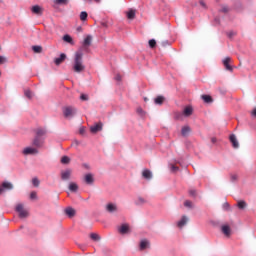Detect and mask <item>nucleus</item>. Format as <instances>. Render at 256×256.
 <instances>
[{
    "instance_id": "nucleus-1",
    "label": "nucleus",
    "mask_w": 256,
    "mask_h": 256,
    "mask_svg": "<svg viewBox=\"0 0 256 256\" xmlns=\"http://www.w3.org/2000/svg\"><path fill=\"white\" fill-rule=\"evenodd\" d=\"M72 70L74 73H83V71H85V64H83V50L81 49L74 54Z\"/></svg>"
},
{
    "instance_id": "nucleus-2",
    "label": "nucleus",
    "mask_w": 256,
    "mask_h": 256,
    "mask_svg": "<svg viewBox=\"0 0 256 256\" xmlns=\"http://www.w3.org/2000/svg\"><path fill=\"white\" fill-rule=\"evenodd\" d=\"M15 211L18 213L20 219H26V217H29V211L25 209L23 204H17Z\"/></svg>"
},
{
    "instance_id": "nucleus-3",
    "label": "nucleus",
    "mask_w": 256,
    "mask_h": 256,
    "mask_svg": "<svg viewBox=\"0 0 256 256\" xmlns=\"http://www.w3.org/2000/svg\"><path fill=\"white\" fill-rule=\"evenodd\" d=\"M77 113V109L73 106H67L63 109L64 117L69 118L73 117Z\"/></svg>"
},
{
    "instance_id": "nucleus-4",
    "label": "nucleus",
    "mask_w": 256,
    "mask_h": 256,
    "mask_svg": "<svg viewBox=\"0 0 256 256\" xmlns=\"http://www.w3.org/2000/svg\"><path fill=\"white\" fill-rule=\"evenodd\" d=\"M44 144H45V140H43L42 138H39V136H35V138L32 141V145L36 149H41V147H43Z\"/></svg>"
},
{
    "instance_id": "nucleus-5",
    "label": "nucleus",
    "mask_w": 256,
    "mask_h": 256,
    "mask_svg": "<svg viewBox=\"0 0 256 256\" xmlns=\"http://www.w3.org/2000/svg\"><path fill=\"white\" fill-rule=\"evenodd\" d=\"M72 173H73V170L71 168H68L66 170H62L61 171L62 181H68V179H71Z\"/></svg>"
},
{
    "instance_id": "nucleus-6",
    "label": "nucleus",
    "mask_w": 256,
    "mask_h": 256,
    "mask_svg": "<svg viewBox=\"0 0 256 256\" xmlns=\"http://www.w3.org/2000/svg\"><path fill=\"white\" fill-rule=\"evenodd\" d=\"M37 153H39V149H37L35 146L26 147L23 150V155H37Z\"/></svg>"
},
{
    "instance_id": "nucleus-7",
    "label": "nucleus",
    "mask_w": 256,
    "mask_h": 256,
    "mask_svg": "<svg viewBox=\"0 0 256 256\" xmlns=\"http://www.w3.org/2000/svg\"><path fill=\"white\" fill-rule=\"evenodd\" d=\"M103 130V123L99 122L90 127L91 133H99V131Z\"/></svg>"
},
{
    "instance_id": "nucleus-8",
    "label": "nucleus",
    "mask_w": 256,
    "mask_h": 256,
    "mask_svg": "<svg viewBox=\"0 0 256 256\" xmlns=\"http://www.w3.org/2000/svg\"><path fill=\"white\" fill-rule=\"evenodd\" d=\"M118 231L121 235H127L131 231L129 228V224H122L119 228Z\"/></svg>"
},
{
    "instance_id": "nucleus-9",
    "label": "nucleus",
    "mask_w": 256,
    "mask_h": 256,
    "mask_svg": "<svg viewBox=\"0 0 256 256\" xmlns=\"http://www.w3.org/2000/svg\"><path fill=\"white\" fill-rule=\"evenodd\" d=\"M151 243L147 239H143L140 241L139 249L140 251H145V249H149Z\"/></svg>"
},
{
    "instance_id": "nucleus-10",
    "label": "nucleus",
    "mask_w": 256,
    "mask_h": 256,
    "mask_svg": "<svg viewBox=\"0 0 256 256\" xmlns=\"http://www.w3.org/2000/svg\"><path fill=\"white\" fill-rule=\"evenodd\" d=\"M84 181L87 185H93V183H95V178L93 177V174L88 173L84 176Z\"/></svg>"
},
{
    "instance_id": "nucleus-11",
    "label": "nucleus",
    "mask_w": 256,
    "mask_h": 256,
    "mask_svg": "<svg viewBox=\"0 0 256 256\" xmlns=\"http://www.w3.org/2000/svg\"><path fill=\"white\" fill-rule=\"evenodd\" d=\"M222 63L227 71H233V66L229 65L231 63V57L224 58Z\"/></svg>"
},
{
    "instance_id": "nucleus-12",
    "label": "nucleus",
    "mask_w": 256,
    "mask_h": 256,
    "mask_svg": "<svg viewBox=\"0 0 256 256\" xmlns=\"http://www.w3.org/2000/svg\"><path fill=\"white\" fill-rule=\"evenodd\" d=\"M229 139L232 143L233 148L239 149V141H237V136H235V134H231Z\"/></svg>"
},
{
    "instance_id": "nucleus-13",
    "label": "nucleus",
    "mask_w": 256,
    "mask_h": 256,
    "mask_svg": "<svg viewBox=\"0 0 256 256\" xmlns=\"http://www.w3.org/2000/svg\"><path fill=\"white\" fill-rule=\"evenodd\" d=\"M142 177L149 181V180L153 179V173H151V170H149V169H144L142 171Z\"/></svg>"
},
{
    "instance_id": "nucleus-14",
    "label": "nucleus",
    "mask_w": 256,
    "mask_h": 256,
    "mask_svg": "<svg viewBox=\"0 0 256 256\" xmlns=\"http://www.w3.org/2000/svg\"><path fill=\"white\" fill-rule=\"evenodd\" d=\"M32 13H34V15H43V8H41V6L39 5H35L31 8Z\"/></svg>"
},
{
    "instance_id": "nucleus-15",
    "label": "nucleus",
    "mask_w": 256,
    "mask_h": 256,
    "mask_svg": "<svg viewBox=\"0 0 256 256\" xmlns=\"http://www.w3.org/2000/svg\"><path fill=\"white\" fill-rule=\"evenodd\" d=\"M106 211L108 213H115V212H117V205L113 204V203H108L106 205Z\"/></svg>"
},
{
    "instance_id": "nucleus-16",
    "label": "nucleus",
    "mask_w": 256,
    "mask_h": 256,
    "mask_svg": "<svg viewBox=\"0 0 256 256\" xmlns=\"http://www.w3.org/2000/svg\"><path fill=\"white\" fill-rule=\"evenodd\" d=\"M188 221H189V218H187V216H182L181 220L178 221L177 226L179 227V229H183V227L187 225Z\"/></svg>"
},
{
    "instance_id": "nucleus-17",
    "label": "nucleus",
    "mask_w": 256,
    "mask_h": 256,
    "mask_svg": "<svg viewBox=\"0 0 256 256\" xmlns=\"http://www.w3.org/2000/svg\"><path fill=\"white\" fill-rule=\"evenodd\" d=\"M67 59V55L65 53L60 54L59 58H55L54 63L55 65H61V63H63V61H65Z\"/></svg>"
},
{
    "instance_id": "nucleus-18",
    "label": "nucleus",
    "mask_w": 256,
    "mask_h": 256,
    "mask_svg": "<svg viewBox=\"0 0 256 256\" xmlns=\"http://www.w3.org/2000/svg\"><path fill=\"white\" fill-rule=\"evenodd\" d=\"M183 115L185 117H191V115H193V108L191 106L184 108Z\"/></svg>"
},
{
    "instance_id": "nucleus-19",
    "label": "nucleus",
    "mask_w": 256,
    "mask_h": 256,
    "mask_svg": "<svg viewBox=\"0 0 256 256\" xmlns=\"http://www.w3.org/2000/svg\"><path fill=\"white\" fill-rule=\"evenodd\" d=\"M191 133V127L184 126L182 127L181 134L183 137H187Z\"/></svg>"
},
{
    "instance_id": "nucleus-20",
    "label": "nucleus",
    "mask_w": 256,
    "mask_h": 256,
    "mask_svg": "<svg viewBox=\"0 0 256 256\" xmlns=\"http://www.w3.org/2000/svg\"><path fill=\"white\" fill-rule=\"evenodd\" d=\"M65 213L68 217H75L76 211L72 207H68L65 209Z\"/></svg>"
},
{
    "instance_id": "nucleus-21",
    "label": "nucleus",
    "mask_w": 256,
    "mask_h": 256,
    "mask_svg": "<svg viewBox=\"0 0 256 256\" xmlns=\"http://www.w3.org/2000/svg\"><path fill=\"white\" fill-rule=\"evenodd\" d=\"M201 99L204 101V103H212L213 97L211 95L204 94L201 96Z\"/></svg>"
},
{
    "instance_id": "nucleus-22",
    "label": "nucleus",
    "mask_w": 256,
    "mask_h": 256,
    "mask_svg": "<svg viewBox=\"0 0 256 256\" xmlns=\"http://www.w3.org/2000/svg\"><path fill=\"white\" fill-rule=\"evenodd\" d=\"M35 133H36V137L41 138V137H43V135H45L47 133V131H45V129H43V128H37L35 130Z\"/></svg>"
},
{
    "instance_id": "nucleus-23",
    "label": "nucleus",
    "mask_w": 256,
    "mask_h": 256,
    "mask_svg": "<svg viewBox=\"0 0 256 256\" xmlns=\"http://www.w3.org/2000/svg\"><path fill=\"white\" fill-rule=\"evenodd\" d=\"M69 190L73 193H77V191L79 190V186L77 185V183L72 182L69 184Z\"/></svg>"
},
{
    "instance_id": "nucleus-24",
    "label": "nucleus",
    "mask_w": 256,
    "mask_h": 256,
    "mask_svg": "<svg viewBox=\"0 0 256 256\" xmlns=\"http://www.w3.org/2000/svg\"><path fill=\"white\" fill-rule=\"evenodd\" d=\"M222 233H224L226 237H229V235H231V228L227 225L222 226Z\"/></svg>"
},
{
    "instance_id": "nucleus-25",
    "label": "nucleus",
    "mask_w": 256,
    "mask_h": 256,
    "mask_svg": "<svg viewBox=\"0 0 256 256\" xmlns=\"http://www.w3.org/2000/svg\"><path fill=\"white\" fill-rule=\"evenodd\" d=\"M164 102H165V97L163 96H158L154 99V103L156 105H163Z\"/></svg>"
},
{
    "instance_id": "nucleus-26",
    "label": "nucleus",
    "mask_w": 256,
    "mask_h": 256,
    "mask_svg": "<svg viewBox=\"0 0 256 256\" xmlns=\"http://www.w3.org/2000/svg\"><path fill=\"white\" fill-rule=\"evenodd\" d=\"M91 41H93V37L91 35H88L83 42L84 47H89L91 45Z\"/></svg>"
},
{
    "instance_id": "nucleus-27",
    "label": "nucleus",
    "mask_w": 256,
    "mask_h": 256,
    "mask_svg": "<svg viewBox=\"0 0 256 256\" xmlns=\"http://www.w3.org/2000/svg\"><path fill=\"white\" fill-rule=\"evenodd\" d=\"M2 187L7 191H11V189H13V184L11 182H3Z\"/></svg>"
},
{
    "instance_id": "nucleus-28",
    "label": "nucleus",
    "mask_w": 256,
    "mask_h": 256,
    "mask_svg": "<svg viewBox=\"0 0 256 256\" xmlns=\"http://www.w3.org/2000/svg\"><path fill=\"white\" fill-rule=\"evenodd\" d=\"M61 163L63 165H69L71 163V158H69V156H63L61 158Z\"/></svg>"
},
{
    "instance_id": "nucleus-29",
    "label": "nucleus",
    "mask_w": 256,
    "mask_h": 256,
    "mask_svg": "<svg viewBox=\"0 0 256 256\" xmlns=\"http://www.w3.org/2000/svg\"><path fill=\"white\" fill-rule=\"evenodd\" d=\"M127 19H130V20L135 19V10L130 9V10L127 12Z\"/></svg>"
},
{
    "instance_id": "nucleus-30",
    "label": "nucleus",
    "mask_w": 256,
    "mask_h": 256,
    "mask_svg": "<svg viewBox=\"0 0 256 256\" xmlns=\"http://www.w3.org/2000/svg\"><path fill=\"white\" fill-rule=\"evenodd\" d=\"M90 239H92V241H101V236H99L97 233H91Z\"/></svg>"
},
{
    "instance_id": "nucleus-31",
    "label": "nucleus",
    "mask_w": 256,
    "mask_h": 256,
    "mask_svg": "<svg viewBox=\"0 0 256 256\" xmlns=\"http://www.w3.org/2000/svg\"><path fill=\"white\" fill-rule=\"evenodd\" d=\"M87 17H89V14L86 11L80 13V21H87Z\"/></svg>"
},
{
    "instance_id": "nucleus-32",
    "label": "nucleus",
    "mask_w": 256,
    "mask_h": 256,
    "mask_svg": "<svg viewBox=\"0 0 256 256\" xmlns=\"http://www.w3.org/2000/svg\"><path fill=\"white\" fill-rule=\"evenodd\" d=\"M63 41H65L66 43H70L71 45H73V38H71L69 35H64L63 37Z\"/></svg>"
},
{
    "instance_id": "nucleus-33",
    "label": "nucleus",
    "mask_w": 256,
    "mask_h": 256,
    "mask_svg": "<svg viewBox=\"0 0 256 256\" xmlns=\"http://www.w3.org/2000/svg\"><path fill=\"white\" fill-rule=\"evenodd\" d=\"M237 207H239L240 209H245V207H247V202L243 200L238 201Z\"/></svg>"
},
{
    "instance_id": "nucleus-34",
    "label": "nucleus",
    "mask_w": 256,
    "mask_h": 256,
    "mask_svg": "<svg viewBox=\"0 0 256 256\" xmlns=\"http://www.w3.org/2000/svg\"><path fill=\"white\" fill-rule=\"evenodd\" d=\"M156 46H157V41H155V39L149 40V47L151 49H155Z\"/></svg>"
},
{
    "instance_id": "nucleus-35",
    "label": "nucleus",
    "mask_w": 256,
    "mask_h": 256,
    "mask_svg": "<svg viewBox=\"0 0 256 256\" xmlns=\"http://www.w3.org/2000/svg\"><path fill=\"white\" fill-rule=\"evenodd\" d=\"M32 50L34 51V53H41L43 51V47H41V46H33Z\"/></svg>"
},
{
    "instance_id": "nucleus-36",
    "label": "nucleus",
    "mask_w": 256,
    "mask_h": 256,
    "mask_svg": "<svg viewBox=\"0 0 256 256\" xmlns=\"http://www.w3.org/2000/svg\"><path fill=\"white\" fill-rule=\"evenodd\" d=\"M184 207H188V209H193V202H191L190 200H186L184 202Z\"/></svg>"
},
{
    "instance_id": "nucleus-37",
    "label": "nucleus",
    "mask_w": 256,
    "mask_h": 256,
    "mask_svg": "<svg viewBox=\"0 0 256 256\" xmlns=\"http://www.w3.org/2000/svg\"><path fill=\"white\" fill-rule=\"evenodd\" d=\"M55 3L57 5H67V3H69V0H55Z\"/></svg>"
},
{
    "instance_id": "nucleus-38",
    "label": "nucleus",
    "mask_w": 256,
    "mask_h": 256,
    "mask_svg": "<svg viewBox=\"0 0 256 256\" xmlns=\"http://www.w3.org/2000/svg\"><path fill=\"white\" fill-rule=\"evenodd\" d=\"M146 201L143 198H138L135 202V205H145Z\"/></svg>"
},
{
    "instance_id": "nucleus-39",
    "label": "nucleus",
    "mask_w": 256,
    "mask_h": 256,
    "mask_svg": "<svg viewBox=\"0 0 256 256\" xmlns=\"http://www.w3.org/2000/svg\"><path fill=\"white\" fill-rule=\"evenodd\" d=\"M32 185H34V187H39V185H40L39 178H33Z\"/></svg>"
},
{
    "instance_id": "nucleus-40",
    "label": "nucleus",
    "mask_w": 256,
    "mask_h": 256,
    "mask_svg": "<svg viewBox=\"0 0 256 256\" xmlns=\"http://www.w3.org/2000/svg\"><path fill=\"white\" fill-rule=\"evenodd\" d=\"M4 63H7V57L0 56V65H4Z\"/></svg>"
},
{
    "instance_id": "nucleus-41",
    "label": "nucleus",
    "mask_w": 256,
    "mask_h": 256,
    "mask_svg": "<svg viewBox=\"0 0 256 256\" xmlns=\"http://www.w3.org/2000/svg\"><path fill=\"white\" fill-rule=\"evenodd\" d=\"M25 96L28 97V99H31V97H33V93L31 92V90H26Z\"/></svg>"
},
{
    "instance_id": "nucleus-42",
    "label": "nucleus",
    "mask_w": 256,
    "mask_h": 256,
    "mask_svg": "<svg viewBox=\"0 0 256 256\" xmlns=\"http://www.w3.org/2000/svg\"><path fill=\"white\" fill-rule=\"evenodd\" d=\"M80 99L81 101H89V96L87 94H81Z\"/></svg>"
},
{
    "instance_id": "nucleus-43",
    "label": "nucleus",
    "mask_w": 256,
    "mask_h": 256,
    "mask_svg": "<svg viewBox=\"0 0 256 256\" xmlns=\"http://www.w3.org/2000/svg\"><path fill=\"white\" fill-rule=\"evenodd\" d=\"M177 171H179V167L175 166V165H171V172L172 173H177Z\"/></svg>"
},
{
    "instance_id": "nucleus-44",
    "label": "nucleus",
    "mask_w": 256,
    "mask_h": 256,
    "mask_svg": "<svg viewBox=\"0 0 256 256\" xmlns=\"http://www.w3.org/2000/svg\"><path fill=\"white\" fill-rule=\"evenodd\" d=\"M189 195H190V197H196L197 196V191L196 190H190Z\"/></svg>"
},
{
    "instance_id": "nucleus-45",
    "label": "nucleus",
    "mask_w": 256,
    "mask_h": 256,
    "mask_svg": "<svg viewBox=\"0 0 256 256\" xmlns=\"http://www.w3.org/2000/svg\"><path fill=\"white\" fill-rule=\"evenodd\" d=\"M221 11H222V13H229V7H227V6H222Z\"/></svg>"
},
{
    "instance_id": "nucleus-46",
    "label": "nucleus",
    "mask_w": 256,
    "mask_h": 256,
    "mask_svg": "<svg viewBox=\"0 0 256 256\" xmlns=\"http://www.w3.org/2000/svg\"><path fill=\"white\" fill-rule=\"evenodd\" d=\"M30 199H37V192H31Z\"/></svg>"
},
{
    "instance_id": "nucleus-47",
    "label": "nucleus",
    "mask_w": 256,
    "mask_h": 256,
    "mask_svg": "<svg viewBox=\"0 0 256 256\" xmlns=\"http://www.w3.org/2000/svg\"><path fill=\"white\" fill-rule=\"evenodd\" d=\"M86 3H92V1H94V3H101V0H84Z\"/></svg>"
},
{
    "instance_id": "nucleus-48",
    "label": "nucleus",
    "mask_w": 256,
    "mask_h": 256,
    "mask_svg": "<svg viewBox=\"0 0 256 256\" xmlns=\"http://www.w3.org/2000/svg\"><path fill=\"white\" fill-rule=\"evenodd\" d=\"M200 5L203 7V9H207V4L203 0H200Z\"/></svg>"
},
{
    "instance_id": "nucleus-49",
    "label": "nucleus",
    "mask_w": 256,
    "mask_h": 256,
    "mask_svg": "<svg viewBox=\"0 0 256 256\" xmlns=\"http://www.w3.org/2000/svg\"><path fill=\"white\" fill-rule=\"evenodd\" d=\"M252 117H256V108L253 109V111L251 112Z\"/></svg>"
},
{
    "instance_id": "nucleus-50",
    "label": "nucleus",
    "mask_w": 256,
    "mask_h": 256,
    "mask_svg": "<svg viewBox=\"0 0 256 256\" xmlns=\"http://www.w3.org/2000/svg\"><path fill=\"white\" fill-rule=\"evenodd\" d=\"M223 207H224V209H229V203L225 202V203L223 204Z\"/></svg>"
},
{
    "instance_id": "nucleus-51",
    "label": "nucleus",
    "mask_w": 256,
    "mask_h": 256,
    "mask_svg": "<svg viewBox=\"0 0 256 256\" xmlns=\"http://www.w3.org/2000/svg\"><path fill=\"white\" fill-rule=\"evenodd\" d=\"M116 81H121V75L116 76Z\"/></svg>"
},
{
    "instance_id": "nucleus-52",
    "label": "nucleus",
    "mask_w": 256,
    "mask_h": 256,
    "mask_svg": "<svg viewBox=\"0 0 256 256\" xmlns=\"http://www.w3.org/2000/svg\"><path fill=\"white\" fill-rule=\"evenodd\" d=\"M85 133V129L81 128L80 129V135H83Z\"/></svg>"
},
{
    "instance_id": "nucleus-53",
    "label": "nucleus",
    "mask_w": 256,
    "mask_h": 256,
    "mask_svg": "<svg viewBox=\"0 0 256 256\" xmlns=\"http://www.w3.org/2000/svg\"><path fill=\"white\" fill-rule=\"evenodd\" d=\"M137 113H143V109L138 108V109H137Z\"/></svg>"
},
{
    "instance_id": "nucleus-54",
    "label": "nucleus",
    "mask_w": 256,
    "mask_h": 256,
    "mask_svg": "<svg viewBox=\"0 0 256 256\" xmlns=\"http://www.w3.org/2000/svg\"><path fill=\"white\" fill-rule=\"evenodd\" d=\"M211 141L212 143H217V138H212Z\"/></svg>"
},
{
    "instance_id": "nucleus-55",
    "label": "nucleus",
    "mask_w": 256,
    "mask_h": 256,
    "mask_svg": "<svg viewBox=\"0 0 256 256\" xmlns=\"http://www.w3.org/2000/svg\"><path fill=\"white\" fill-rule=\"evenodd\" d=\"M3 193V188L2 187H0V194H2Z\"/></svg>"
},
{
    "instance_id": "nucleus-56",
    "label": "nucleus",
    "mask_w": 256,
    "mask_h": 256,
    "mask_svg": "<svg viewBox=\"0 0 256 256\" xmlns=\"http://www.w3.org/2000/svg\"><path fill=\"white\" fill-rule=\"evenodd\" d=\"M233 35H235V34H233V33H230V34H229V37H233Z\"/></svg>"
},
{
    "instance_id": "nucleus-57",
    "label": "nucleus",
    "mask_w": 256,
    "mask_h": 256,
    "mask_svg": "<svg viewBox=\"0 0 256 256\" xmlns=\"http://www.w3.org/2000/svg\"><path fill=\"white\" fill-rule=\"evenodd\" d=\"M232 179H237V176H232Z\"/></svg>"
},
{
    "instance_id": "nucleus-58",
    "label": "nucleus",
    "mask_w": 256,
    "mask_h": 256,
    "mask_svg": "<svg viewBox=\"0 0 256 256\" xmlns=\"http://www.w3.org/2000/svg\"><path fill=\"white\" fill-rule=\"evenodd\" d=\"M78 31H81V28H78Z\"/></svg>"
}]
</instances>
